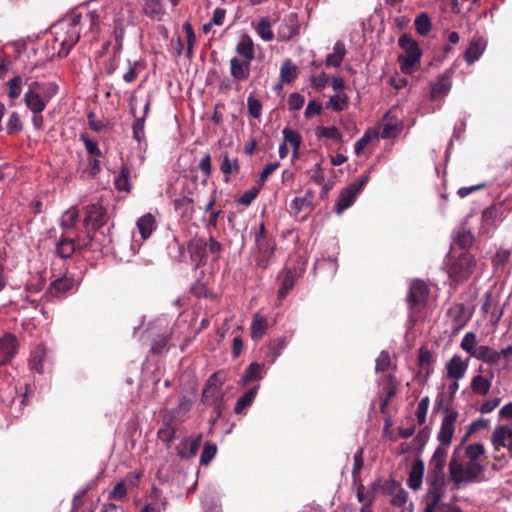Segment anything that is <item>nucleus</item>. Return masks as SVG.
Segmentation results:
<instances>
[{"label":"nucleus","mask_w":512,"mask_h":512,"mask_svg":"<svg viewBox=\"0 0 512 512\" xmlns=\"http://www.w3.org/2000/svg\"><path fill=\"white\" fill-rule=\"evenodd\" d=\"M133 138L141 144L142 140L145 138L144 133V117L136 118L133 124Z\"/></svg>","instance_id":"57"},{"label":"nucleus","mask_w":512,"mask_h":512,"mask_svg":"<svg viewBox=\"0 0 512 512\" xmlns=\"http://www.w3.org/2000/svg\"><path fill=\"white\" fill-rule=\"evenodd\" d=\"M24 101L31 112H42L45 110L47 102L29 85L24 94Z\"/></svg>","instance_id":"22"},{"label":"nucleus","mask_w":512,"mask_h":512,"mask_svg":"<svg viewBox=\"0 0 512 512\" xmlns=\"http://www.w3.org/2000/svg\"><path fill=\"white\" fill-rule=\"evenodd\" d=\"M485 452L484 446L480 443L469 444L466 447V455L469 462H479L478 458Z\"/></svg>","instance_id":"50"},{"label":"nucleus","mask_w":512,"mask_h":512,"mask_svg":"<svg viewBox=\"0 0 512 512\" xmlns=\"http://www.w3.org/2000/svg\"><path fill=\"white\" fill-rule=\"evenodd\" d=\"M451 85V76L449 72L439 75L436 81L431 84V100L437 101L445 97L449 93Z\"/></svg>","instance_id":"14"},{"label":"nucleus","mask_w":512,"mask_h":512,"mask_svg":"<svg viewBox=\"0 0 512 512\" xmlns=\"http://www.w3.org/2000/svg\"><path fill=\"white\" fill-rule=\"evenodd\" d=\"M257 394V387L247 390L237 401L235 413L240 414L244 409L251 406Z\"/></svg>","instance_id":"36"},{"label":"nucleus","mask_w":512,"mask_h":512,"mask_svg":"<svg viewBox=\"0 0 512 512\" xmlns=\"http://www.w3.org/2000/svg\"><path fill=\"white\" fill-rule=\"evenodd\" d=\"M18 339L11 333L0 338V366L9 364L18 353Z\"/></svg>","instance_id":"9"},{"label":"nucleus","mask_w":512,"mask_h":512,"mask_svg":"<svg viewBox=\"0 0 512 512\" xmlns=\"http://www.w3.org/2000/svg\"><path fill=\"white\" fill-rule=\"evenodd\" d=\"M176 429L170 424L166 423L162 428L158 430V438L169 444L175 437Z\"/></svg>","instance_id":"55"},{"label":"nucleus","mask_w":512,"mask_h":512,"mask_svg":"<svg viewBox=\"0 0 512 512\" xmlns=\"http://www.w3.org/2000/svg\"><path fill=\"white\" fill-rule=\"evenodd\" d=\"M346 54L345 45L341 41L334 44L333 52L328 54L325 60L326 66L338 67L341 65Z\"/></svg>","instance_id":"28"},{"label":"nucleus","mask_w":512,"mask_h":512,"mask_svg":"<svg viewBox=\"0 0 512 512\" xmlns=\"http://www.w3.org/2000/svg\"><path fill=\"white\" fill-rule=\"evenodd\" d=\"M368 180L369 175L364 174L360 177V179L357 182L351 183L340 192L337 203L334 207V211L336 212V214H342L347 208H349L354 203L357 195L367 184Z\"/></svg>","instance_id":"7"},{"label":"nucleus","mask_w":512,"mask_h":512,"mask_svg":"<svg viewBox=\"0 0 512 512\" xmlns=\"http://www.w3.org/2000/svg\"><path fill=\"white\" fill-rule=\"evenodd\" d=\"M496 354L498 355L497 365L502 361L508 364L512 361V344L502 348L500 351H496Z\"/></svg>","instance_id":"64"},{"label":"nucleus","mask_w":512,"mask_h":512,"mask_svg":"<svg viewBox=\"0 0 512 512\" xmlns=\"http://www.w3.org/2000/svg\"><path fill=\"white\" fill-rule=\"evenodd\" d=\"M408 500V493L402 489V488H397L396 492L394 493L392 499H391V504L396 506V507H402Z\"/></svg>","instance_id":"62"},{"label":"nucleus","mask_w":512,"mask_h":512,"mask_svg":"<svg viewBox=\"0 0 512 512\" xmlns=\"http://www.w3.org/2000/svg\"><path fill=\"white\" fill-rule=\"evenodd\" d=\"M424 471V462L421 459H416L413 462L408 478V486L412 490L417 491L421 488Z\"/></svg>","instance_id":"20"},{"label":"nucleus","mask_w":512,"mask_h":512,"mask_svg":"<svg viewBox=\"0 0 512 512\" xmlns=\"http://www.w3.org/2000/svg\"><path fill=\"white\" fill-rule=\"evenodd\" d=\"M299 33L296 14L287 16L277 28V37L280 41H289Z\"/></svg>","instance_id":"13"},{"label":"nucleus","mask_w":512,"mask_h":512,"mask_svg":"<svg viewBox=\"0 0 512 512\" xmlns=\"http://www.w3.org/2000/svg\"><path fill=\"white\" fill-rule=\"evenodd\" d=\"M156 219L151 213L141 216L137 221V227L143 239L151 236L152 232L156 229Z\"/></svg>","instance_id":"27"},{"label":"nucleus","mask_w":512,"mask_h":512,"mask_svg":"<svg viewBox=\"0 0 512 512\" xmlns=\"http://www.w3.org/2000/svg\"><path fill=\"white\" fill-rule=\"evenodd\" d=\"M258 35L264 41H271L274 38V33L271 30V24L266 18L260 19L256 27Z\"/></svg>","instance_id":"44"},{"label":"nucleus","mask_w":512,"mask_h":512,"mask_svg":"<svg viewBox=\"0 0 512 512\" xmlns=\"http://www.w3.org/2000/svg\"><path fill=\"white\" fill-rule=\"evenodd\" d=\"M348 98L345 94H335L330 97L327 108H331L334 111H342L347 107Z\"/></svg>","instance_id":"46"},{"label":"nucleus","mask_w":512,"mask_h":512,"mask_svg":"<svg viewBox=\"0 0 512 512\" xmlns=\"http://www.w3.org/2000/svg\"><path fill=\"white\" fill-rule=\"evenodd\" d=\"M126 494H127V489L125 486V482L121 481V482H118L114 486L112 491L109 493V498L110 499H123L126 496Z\"/></svg>","instance_id":"63"},{"label":"nucleus","mask_w":512,"mask_h":512,"mask_svg":"<svg viewBox=\"0 0 512 512\" xmlns=\"http://www.w3.org/2000/svg\"><path fill=\"white\" fill-rule=\"evenodd\" d=\"M467 368H468V360L463 361L462 358L458 355H454L446 363L447 376L456 381L462 379L465 376Z\"/></svg>","instance_id":"16"},{"label":"nucleus","mask_w":512,"mask_h":512,"mask_svg":"<svg viewBox=\"0 0 512 512\" xmlns=\"http://www.w3.org/2000/svg\"><path fill=\"white\" fill-rule=\"evenodd\" d=\"M199 169L203 172L204 174V182L207 181V179L210 177L211 175V156L209 153H205L203 155V157L201 158L200 162H199Z\"/></svg>","instance_id":"59"},{"label":"nucleus","mask_w":512,"mask_h":512,"mask_svg":"<svg viewBox=\"0 0 512 512\" xmlns=\"http://www.w3.org/2000/svg\"><path fill=\"white\" fill-rule=\"evenodd\" d=\"M284 142L289 143L293 147V154L297 155L298 149L301 144V136L296 132L289 128H285L283 130Z\"/></svg>","instance_id":"45"},{"label":"nucleus","mask_w":512,"mask_h":512,"mask_svg":"<svg viewBox=\"0 0 512 512\" xmlns=\"http://www.w3.org/2000/svg\"><path fill=\"white\" fill-rule=\"evenodd\" d=\"M457 417H458L457 411H450L443 418L442 423H441V428H440V431L437 436L438 440L443 445H446V446L450 445L453 434H454L455 422L457 420Z\"/></svg>","instance_id":"12"},{"label":"nucleus","mask_w":512,"mask_h":512,"mask_svg":"<svg viewBox=\"0 0 512 512\" xmlns=\"http://www.w3.org/2000/svg\"><path fill=\"white\" fill-rule=\"evenodd\" d=\"M317 135L319 137H325L329 139H333L335 141H341L342 135L339 130L335 126L331 127H319L317 129Z\"/></svg>","instance_id":"52"},{"label":"nucleus","mask_w":512,"mask_h":512,"mask_svg":"<svg viewBox=\"0 0 512 512\" xmlns=\"http://www.w3.org/2000/svg\"><path fill=\"white\" fill-rule=\"evenodd\" d=\"M298 75L297 66L291 61L286 60L282 63L280 68V78L285 83H291Z\"/></svg>","instance_id":"34"},{"label":"nucleus","mask_w":512,"mask_h":512,"mask_svg":"<svg viewBox=\"0 0 512 512\" xmlns=\"http://www.w3.org/2000/svg\"><path fill=\"white\" fill-rule=\"evenodd\" d=\"M275 242L266 234V229L262 223L258 231L255 233V247L251 254L260 268H266L274 256Z\"/></svg>","instance_id":"3"},{"label":"nucleus","mask_w":512,"mask_h":512,"mask_svg":"<svg viewBox=\"0 0 512 512\" xmlns=\"http://www.w3.org/2000/svg\"><path fill=\"white\" fill-rule=\"evenodd\" d=\"M470 388L476 394L486 395L491 388V381L481 375H477L472 378Z\"/></svg>","instance_id":"35"},{"label":"nucleus","mask_w":512,"mask_h":512,"mask_svg":"<svg viewBox=\"0 0 512 512\" xmlns=\"http://www.w3.org/2000/svg\"><path fill=\"white\" fill-rule=\"evenodd\" d=\"M216 452L217 447L215 444H212L210 442L205 443L200 458L201 464L208 465L211 462V460L215 457Z\"/></svg>","instance_id":"51"},{"label":"nucleus","mask_w":512,"mask_h":512,"mask_svg":"<svg viewBox=\"0 0 512 512\" xmlns=\"http://www.w3.org/2000/svg\"><path fill=\"white\" fill-rule=\"evenodd\" d=\"M446 458L447 450L443 447H438L429 461L430 473L433 474L431 481L438 480L441 487L444 485L443 470L446 464Z\"/></svg>","instance_id":"11"},{"label":"nucleus","mask_w":512,"mask_h":512,"mask_svg":"<svg viewBox=\"0 0 512 512\" xmlns=\"http://www.w3.org/2000/svg\"><path fill=\"white\" fill-rule=\"evenodd\" d=\"M247 107L249 114L254 118H259L262 111L261 102L253 96H249L247 99Z\"/></svg>","instance_id":"56"},{"label":"nucleus","mask_w":512,"mask_h":512,"mask_svg":"<svg viewBox=\"0 0 512 512\" xmlns=\"http://www.w3.org/2000/svg\"><path fill=\"white\" fill-rule=\"evenodd\" d=\"M78 217L79 213L76 209L66 211L62 217L61 226L64 229L72 228L76 224Z\"/></svg>","instance_id":"54"},{"label":"nucleus","mask_w":512,"mask_h":512,"mask_svg":"<svg viewBox=\"0 0 512 512\" xmlns=\"http://www.w3.org/2000/svg\"><path fill=\"white\" fill-rule=\"evenodd\" d=\"M236 52L243 60L252 62L255 58L254 43L249 36H243L236 45Z\"/></svg>","instance_id":"26"},{"label":"nucleus","mask_w":512,"mask_h":512,"mask_svg":"<svg viewBox=\"0 0 512 512\" xmlns=\"http://www.w3.org/2000/svg\"><path fill=\"white\" fill-rule=\"evenodd\" d=\"M201 436H198L195 439H186L184 440L180 446L177 448L178 455L181 458H191L195 456L200 446Z\"/></svg>","instance_id":"29"},{"label":"nucleus","mask_w":512,"mask_h":512,"mask_svg":"<svg viewBox=\"0 0 512 512\" xmlns=\"http://www.w3.org/2000/svg\"><path fill=\"white\" fill-rule=\"evenodd\" d=\"M430 404V399L428 396L423 397L418 403V407L416 410L417 421L420 425H422L426 421V415L428 411V407Z\"/></svg>","instance_id":"53"},{"label":"nucleus","mask_w":512,"mask_h":512,"mask_svg":"<svg viewBox=\"0 0 512 512\" xmlns=\"http://www.w3.org/2000/svg\"><path fill=\"white\" fill-rule=\"evenodd\" d=\"M484 467L480 462H460L455 454L449 462V473L457 487L463 483H473L480 480Z\"/></svg>","instance_id":"2"},{"label":"nucleus","mask_w":512,"mask_h":512,"mask_svg":"<svg viewBox=\"0 0 512 512\" xmlns=\"http://www.w3.org/2000/svg\"><path fill=\"white\" fill-rule=\"evenodd\" d=\"M108 220L107 210L100 203H93L86 208V217L84 223L98 230L103 227Z\"/></svg>","instance_id":"8"},{"label":"nucleus","mask_w":512,"mask_h":512,"mask_svg":"<svg viewBox=\"0 0 512 512\" xmlns=\"http://www.w3.org/2000/svg\"><path fill=\"white\" fill-rule=\"evenodd\" d=\"M387 385L383 389V394L380 396V411L385 414L391 398L397 393V380L393 375H388Z\"/></svg>","instance_id":"21"},{"label":"nucleus","mask_w":512,"mask_h":512,"mask_svg":"<svg viewBox=\"0 0 512 512\" xmlns=\"http://www.w3.org/2000/svg\"><path fill=\"white\" fill-rule=\"evenodd\" d=\"M268 328L267 319L261 315L260 313H256L253 316V320L251 323V338L253 340H258L263 337L266 330Z\"/></svg>","instance_id":"30"},{"label":"nucleus","mask_w":512,"mask_h":512,"mask_svg":"<svg viewBox=\"0 0 512 512\" xmlns=\"http://www.w3.org/2000/svg\"><path fill=\"white\" fill-rule=\"evenodd\" d=\"M251 62L233 57L230 59V74L237 81H245L250 75Z\"/></svg>","instance_id":"15"},{"label":"nucleus","mask_w":512,"mask_h":512,"mask_svg":"<svg viewBox=\"0 0 512 512\" xmlns=\"http://www.w3.org/2000/svg\"><path fill=\"white\" fill-rule=\"evenodd\" d=\"M259 193L258 188H251L247 191H245L237 200V203L248 206L250 205L253 200L257 197Z\"/></svg>","instance_id":"60"},{"label":"nucleus","mask_w":512,"mask_h":512,"mask_svg":"<svg viewBox=\"0 0 512 512\" xmlns=\"http://www.w3.org/2000/svg\"><path fill=\"white\" fill-rule=\"evenodd\" d=\"M48 360V352L45 346L38 345L31 353L29 359L30 369L42 374L44 372V363Z\"/></svg>","instance_id":"19"},{"label":"nucleus","mask_w":512,"mask_h":512,"mask_svg":"<svg viewBox=\"0 0 512 512\" xmlns=\"http://www.w3.org/2000/svg\"><path fill=\"white\" fill-rule=\"evenodd\" d=\"M129 177H130L129 168L126 166H123L121 168L119 175L115 179V182H114L115 187L119 191H129L130 190Z\"/></svg>","instance_id":"42"},{"label":"nucleus","mask_w":512,"mask_h":512,"mask_svg":"<svg viewBox=\"0 0 512 512\" xmlns=\"http://www.w3.org/2000/svg\"><path fill=\"white\" fill-rule=\"evenodd\" d=\"M390 365V355L386 351H382L376 359L375 370L376 372L385 371Z\"/></svg>","instance_id":"58"},{"label":"nucleus","mask_w":512,"mask_h":512,"mask_svg":"<svg viewBox=\"0 0 512 512\" xmlns=\"http://www.w3.org/2000/svg\"><path fill=\"white\" fill-rule=\"evenodd\" d=\"M474 242V235L466 228H460L456 233V244L461 249H469Z\"/></svg>","instance_id":"38"},{"label":"nucleus","mask_w":512,"mask_h":512,"mask_svg":"<svg viewBox=\"0 0 512 512\" xmlns=\"http://www.w3.org/2000/svg\"><path fill=\"white\" fill-rule=\"evenodd\" d=\"M415 26H416L417 32L420 35H422V36L427 35L429 33V31L431 30V22H430L428 15L426 13L420 14L415 19Z\"/></svg>","instance_id":"48"},{"label":"nucleus","mask_w":512,"mask_h":512,"mask_svg":"<svg viewBox=\"0 0 512 512\" xmlns=\"http://www.w3.org/2000/svg\"><path fill=\"white\" fill-rule=\"evenodd\" d=\"M426 497L430 502L427 504L425 512H435L436 509L439 510V503L443 497V487H441L438 480L429 482Z\"/></svg>","instance_id":"18"},{"label":"nucleus","mask_w":512,"mask_h":512,"mask_svg":"<svg viewBox=\"0 0 512 512\" xmlns=\"http://www.w3.org/2000/svg\"><path fill=\"white\" fill-rule=\"evenodd\" d=\"M74 285V280L69 277H63L56 279L54 282L51 283L49 287V293L57 297L60 294L69 291Z\"/></svg>","instance_id":"31"},{"label":"nucleus","mask_w":512,"mask_h":512,"mask_svg":"<svg viewBox=\"0 0 512 512\" xmlns=\"http://www.w3.org/2000/svg\"><path fill=\"white\" fill-rule=\"evenodd\" d=\"M8 97L11 100L17 99L22 92V78L20 76H15L8 81Z\"/></svg>","instance_id":"49"},{"label":"nucleus","mask_w":512,"mask_h":512,"mask_svg":"<svg viewBox=\"0 0 512 512\" xmlns=\"http://www.w3.org/2000/svg\"><path fill=\"white\" fill-rule=\"evenodd\" d=\"M310 205L307 197H295L291 203V210L295 214H299Z\"/></svg>","instance_id":"61"},{"label":"nucleus","mask_w":512,"mask_h":512,"mask_svg":"<svg viewBox=\"0 0 512 512\" xmlns=\"http://www.w3.org/2000/svg\"><path fill=\"white\" fill-rule=\"evenodd\" d=\"M190 195L191 192H188L187 195H183L181 198L174 200L175 210L178 211L181 215L191 216L193 214L194 200Z\"/></svg>","instance_id":"33"},{"label":"nucleus","mask_w":512,"mask_h":512,"mask_svg":"<svg viewBox=\"0 0 512 512\" xmlns=\"http://www.w3.org/2000/svg\"><path fill=\"white\" fill-rule=\"evenodd\" d=\"M81 16L73 14L58 21L51 27L55 45H59L58 55L67 56L71 48L79 41Z\"/></svg>","instance_id":"1"},{"label":"nucleus","mask_w":512,"mask_h":512,"mask_svg":"<svg viewBox=\"0 0 512 512\" xmlns=\"http://www.w3.org/2000/svg\"><path fill=\"white\" fill-rule=\"evenodd\" d=\"M187 249L191 261L199 265L206 256L207 242L203 238H193L188 242Z\"/></svg>","instance_id":"17"},{"label":"nucleus","mask_w":512,"mask_h":512,"mask_svg":"<svg viewBox=\"0 0 512 512\" xmlns=\"http://www.w3.org/2000/svg\"><path fill=\"white\" fill-rule=\"evenodd\" d=\"M47 103L57 94L58 86L54 82L33 81L29 84Z\"/></svg>","instance_id":"24"},{"label":"nucleus","mask_w":512,"mask_h":512,"mask_svg":"<svg viewBox=\"0 0 512 512\" xmlns=\"http://www.w3.org/2000/svg\"><path fill=\"white\" fill-rule=\"evenodd\" d=\"M399 46L404 50L405 55L399 57L400 68L404 74L413 73L420 65L422 51L418 43L407 34L399 38Z\"/></svg>","instance_id":"4"},{"label":"nucleus","mask_w":512,"mask_h":512,"mask_svg":"<svg viewBox=\"0 0 512 512\" xmlns=\"http://www.w3.org/2000/svg\"><path fill=\"white\" fill-rule=\"evenodd\" d=\"M143 9L146 15L158 19L164 14L161 0H145Z\"/></svg>","instance_id":"39"},{"label":"nucleus","mask_w":512,"mask_h":512,"mask_svg":"<svg viewBox=\"0 0 512 512\" xmlns=\"http://www.w3.org/2000/svg\"><path fill=\"white\" fill-rule=\"evenodd\" d=\"M485 50V41L478 37L471 41L469 47L465 51V60L468 64L477 61Z\"/></svg>","instance_id":"25"},{"label":"nucleus","mask_w":512,"mask_h":512,"mask_svg":"<svg viewBox=\"0 0 512 512\" xmlns=\"http://www.w3.org/2000/svg\"><path fill=\"white\" fill-rule=\"evenodd\" d=\"M474 264V257L463 252L456 259H450V262H447V273L454 282L461 283L470 277Z\"/></svg>","instance_id":"5"},{"label":"nucleus","mask_w":512,"mask_h":512,"mask_svg":"<svg viewBox=\"0 0 512 512\" xmlns=\"http://www.w3.org/2000/svg\"><path fill=\"white\" fill-rule=\"evenodd\" d=\"M476 343H477L476 334L474 332H468L464 335V337L460 343V347L464 351L469 353L471 357H474V353L477 350Z\"/></svg>","instance_id":"43"},{"label":"nucleus","mask_w":512,"mask_h":512,"mask_svg":"<svg viewBox=\"0 0 512 512\" xmlns=\"http://www.w3.org/2000/svg\"><path fill=\"white\" fill-rule=\"evenodd\" d=\"M75 251L73 239L62 238L56 246V252L61 258H69Z\"/></svg>","instance_id":"37"},{"label":"nucleus","mask_w":512,"mask_h":512,"mask_svg":"<svg viewBox=\"0 0 512 512\" xmlns=\"http://www.w3.org/2000/svg\"><path fill=\"white\" fill-rule=\"evenodd\" d=\"M7 133L10 135L17 134L23 129L20 116L17 112H12L6 125Z\"/></svg>","instance_id":"47"},{"label":"nucleus","mask_w":512,"mask_h":512,"mask_svg":"<svg viewBox=\"0 0 512 512\" xmlns=\"http://www.w3.org/2000/svg\"><path fill=\"white\" fill-rule=\"evenodd\" d=\"M512 441V426L501 425L497 426L491 436V442L496 450L500 446H505L506 443Z\"/></svg>","instance_id":"23"},{"label":"nucleus","mask_w":512,"mask_h":512,"mask_svg":"<svg viewBox=\"0 0 512 512\" xmlns=\"http://www.w3.org/2000/svg\"><path fill=\"white\" fill-rule=\"evenodd\" d=\"M225 382V373L218 371L213 373L207 380L202 393V402L205 405H216L219 409V404L223 399L222 386Z\"/></svg>","instance_id":"6"},{"label":"nucleus","mask_w":512,"mask_h":512,"mask_svg":"<svg viewBox=\"0 0 512 512\" xmlns=\"http://www.w3.org/2000/svg\"><path fill=\"white\" fill-rule=\"evenodd\" d=\"M474 358L481 360L489 365H497L498 355L496 354V350L490 348L489 346H478L476 352L474 353Z\"/></svg>","instance_id":"32"},{"label":"nucleus","mask_w":512,"mask_h":512,"mask_svg":"<svg viewBox=\"0 0 512 512\" xmlns=\"http://www.w3.org/2000/svg\"><path fill=\"white\" fill-rule=\"evenodd\" d=\"M429 288L421 280H414L410 285L408 294V303L411 309H419L422 307L428 297Z\"/></svg>","instance_id":"10"},{"label":"nucleus","mask_w":512,"mask_h":512,"mask_svg":"<svg viewBox=\"0 0 512 512\" xmlns=\"http://www.w3.org/2000/svg\"><path fill=\"white\" fill-rule=\"evenodd\" d=\"M239 162L237 158H230L228 154L222 156L220 170L224 174H236L239 171Z\"/></svg>","instance_id":"40"},{"label":"nucleus","mask_w":512,"mask_h":512,"mask_svg":"<svg viewBox=\"0 0 512 512\" xmlns=\"http://www.w3.org/2000/svg\"><path fill=\"white\" fill-rule=\"evenodd\" d=\"M293 286H294L293 275L291 274L290 271H284L282 273V281H281V286L278 291V298L280 300L284 299L287 296V294L289 293V291L293 288Z\"/></svg>","instance_id":"41"}]
</instances>
